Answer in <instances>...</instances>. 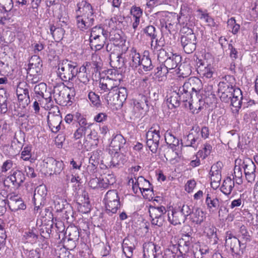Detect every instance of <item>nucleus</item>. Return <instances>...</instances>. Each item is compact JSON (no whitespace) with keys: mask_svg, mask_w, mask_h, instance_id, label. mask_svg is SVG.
<instances>
[{"mask_svg":"<svg viewBox=\"0 0 258 258\" xmlns=\"http://www.w3.org/2000/svg\"><path fill=\"white\" fill-rule=\"evenodd\" d=\"M99 142L98 133L94 129H91L87 136L84 139L85 146H91L96 147Z\"/></svg>","mask_w":258,"mask_h":258,"instance_id":"4be33fe9","label":"nucleus"},{"mask_svg":"<svg viewBox=\"0 0 258 258\" xmlns=\"http://www.w3.org/2000/svg\"><path fill=\"white\" fill-rule=\"evenodd\" d=\"M227 26L229 30L233 34L237 33L240 29V25L236 23L234 18H231L228 20Z\"/></svg>","mask_w":258,"mask_h":258,"instance_id":"603ef678","label":"nucleus"},{"mask_svg":"<svg viewBox=\"0 0 258 258\" xmlns=\"http://www.w3.org/2000/svg\"><path fill=\"white\" fill-rule=\"evenodd\" d=\"M160 138V126L154 124L146 133V144L153 153L157 152Z\"/></svg>","mask_w":258,"mask_h":258,"instance_id":"0eeeda50","label":"nucleus"},{"mask_svg":"<svg viewBox=\"0 0 258 258\" xmlns=\"http://www.w3.org/2000/svg\"><path fill=\"white\" fill-rule=\"evenodd\" d=\"M177 208L187 219V217L188 216H190L192 212H193V210L195 208L188 205H183L182 207H178Z\"/></svg>","mask_w":258,"mask_h":258,"instance_id":"13d9d810","label":"nucleus"},{"mask_svg":"<svg viewBox=\"0 0 258 258\" xmlns=\"http://www.w3.org/2000/svg\"><path fill=\"white\" fill-rule=\"evenodd\" d=\"M151 185L149 181L146 179L143 176H140L137 179V186L139 187V189H141V187H150Z\"/></svg>","mask_w":258,"mask_h":258,"instance_id":"774afa93","label":"nucleus"},{"mask_svg":"<svg viewBox=\"0 0 258 258\" xmlns=\"http://www.w3.org/2000/svg\"><path fill=\"white\" fill-rule=\"evenodd\" d=\"M114 91L117 94L118 97L123 103L127 96V89L125 87H113Z\"/></svg>","mask_w":258,"mask_h":258,"instance_id":"8fccbe9b","label":"nucleus"},{"mask_svg":"<svg viewBox=\"0 0 258 258\" xmlns=\"http://www.w3.org/2000/svg\"><path fill=\"white\" fill-rule=\"evenodd\" d=\"M101 150H96L92 152V154L89 158V164L94 166H98L100 161Z\"/></svg>","mask_w":258,"mask_h":258,"instance_id":"864d4df0","label":"nucleus"},{"mask_svg":"<svg viewBox=\"0 0 258 258\" xmlns=\"http://www.w3.org/2000/svg\"><path fill=\"white\" fill-rule=\"evenodd\" d=\"M144 258H186L183 255H178L176 257L170 250L166 249L164 253L160 246L154 243H149L144 249Z\"/></svg>","mask_w":258,"mask_h":258,"instance_id":"20e7f679","label":"nucleus"},{"mask_svg":"<svg viewBox=\"0 0 258 258\" xmlns=\"http://www.w3.org/2000/svg\"><path fill=\"white\" fill-rule=\"evenodd\" d=\"M214 69L210 64H207L205 66V62H201L200 65L198 66L197 72L202 77L207 79L211 78L213 77Z\"/></svg>","mask_w":258,"mask_h":258,"instance_id":"412c9836","label":"nucleus"},{"mask_svg":"<svg viewBox=\"0 0 258 258\" xmlns=\"http://www.w3.org/2000/svg\"><path fill=\"white\" fill-rule=\"evenodd\" d=\"M25 180L24 173L19 170L13 171L12 174L8 176L4 181L5 186H10L7 184L11 182L15 186L19 187Z\"/></svg>","mask_w":258,"mask_h":258,"instance_id":"2eb2a0df","label":"nucleus"},{"mask_svg":"<svg viewBox=\"0 0 258 258\" xmlns=\"http://www.w3.org/2000/svg\"><path fill=\"white\" fill-rule=\"evenodd\" d=\"M168 221L173 225H176L184 223L187 219L177 208L171 212V215L168 214Z\"/></svg>","mask_w":258,"mask_h":258,"instance_id":"aec40b11","label":"nucleus"},{"mask_svg":"<svg viewBox=\"0 0 258 258\" xmlns=\"http://www.w3.org/2000/svg\"><path fill=\"white\" fill-rule=\"evenodd\" d=\"M9 200L8 206L12 211H17L19 210H25L26 208L24 201L18 195L11 196Z\"/></svg>","mask_w":258,"mask_h":258,"instance_id":"6ab92c4d","label":"nucleus"},{"mask_svg":"<svg viewBox=\"0 0 258 258\" xmlns=\"http://www.w3.org/2000/svg\"><path fill=\"white\" fill-rule=\"evenodd\" d=\"M31 146H27L24 147V150L21 153V158L25 161L28 160L31 157Z\"/></svg>","mask_w":258,"mask_h":258,"instance_id":"69168bd1","label":"nucleus"},{"mask_svg":"<svg viewBox=\"0 0 258 258\" xmlns=\"http://www.w3.org/2000/svg\"><path fill=\"white\" fill-rule=\"evenodd\" d=\"M125 162V159L123 154H119L117 152H115L114 156L110 161V166L113 167H118L124 164Z\"/></svg>","mask_w":258,"mask_h":258,"instance_id":"a19ab883","label":"nucleus"},{"mask_svg":"<svg viewBox=\"0 0 258 258\" xmlns=\"http://www.w3.org/2000/svg\"><path fill=\"white\" fill-rule=\"evenodd\" d=\"M88 98L94 106L98 107L101 105L99 96L95 93L90 92L88 94Z\"/></svg>","mask_w":258,"mask_h":258,"instance_id":"bf43d9fd","label":"nucleus"},{"mask_svg":"<svg viewBox=\"0 0 258 258\" xmlns=\"http://www.w3.org/2000/svg\"><path fill=\"white\" fill-rule=\"evenodd\" d=\"M85 67L89 70L90 68L93 69L95 73H97L101 69V63L97 61H93L92 62H86L84 64Z\"/></svg>","mask_w":258,"mask_h":258,"instance_id":"e2e57ef3","label":"nucleus"},{"mask_svg":"<svg viewBox=\"0 0 258 258\" xmlns=\"http://www.w3.org/2000/svg\"><path fill=\"white\" fill-rule=\"evenodd\" d=\"M202 83L198 78H191L188 81L185 82L183 85L181 86V91L186 93L188 96L189 99L188 103V107L190 110L194 108L193 104L195 103L194 97H197L198 93L202 89Z\"/></svg>","mask_w":258,"mask_h":258,"instance_id":"7ed1b4c3","label":"nucleus"},{"mask_svg":"<svg viewBox=\"0 0 258 258\" xmlns=\"http://www.w3.org/2000/svg\"><path fill=\"white\" fill-rule=\"evenodd\" d=\"M42 64L40 58L37 55L31 57L27 69V74L31 76L41 74Z\"/></svg>","mask_w":258,"mask_h":258,"instance_id":"4468645a","label":"nucleus"},{"mask_svg":"<svg viewBox=\"0 0 258 258\" xmlns=\"http://www.w3.org/2000/svg\"><path fill=\"white\" fill-rule=\"evenodd\" d=\"M185 29H187V31H185L184 32L185 34L181 36L180 42L184 52L190 54L196 49L197 37L192 29L183 28L182 31H183Z\"/></svg>","mask_w":258,"mask_h":258,"instance_id":"423d86ee","label":"nucleus"},{"mask_svg":"<svg viewBox=\"0 0 258 258\" xmlns=\"http://www.w3.org/2000/svg\"><path fill=\"white\" fill-rule=\"evenodd\" d=\"M200 127L199 126H193L188 135L185 136L182 140H181L182 146L197 148L200 142Z\"/></svg>","mask_w":258,"mask_h":258,"instance_id":"9b49d317","label":"nucleus"},{"mask_svg":"<svg viewBox=\"0 0 258 258\" xmlns=\"http://www.w3.org/2000/svg\"><path fill=\"white\" fill-rule=\"evenodd\" d=\"M68 233V241L72 243V245L76 246V242L78 241L80 237V232L78 228L76 226L68 227L66 230V233Z\"/></svg>","mask_w":258,"mask_h":258,"instance_id":"bb28decb","label":"nucleus"},{"mask_svg":"<svg viewBox=\"0 0 258 258\" xmlns=\"http://www.w3.org/2000/svg\"><path fill=\"white\" fill-rule=\"evenodd\" d=\"M107 39L103 38L102 37L96 38H91L90 37V45L92 48L94 47L95 50H99L101 49L104 46L105 41Z\"/></svg>","mask_w":258,"mask_h":258,"instance_id":"58836bf2","label":"nucleus"},{"mask_svg":"<svg viewBox=\"0 0 258 258\" xmlns=\"http://www.w3.org/2000/svg\"><path fill=\"white\" fill-rule=\"evenodd\" d=\"M143 32L151 40H154L157 37L156 28L152 25H149L143 29Z\"/></svg>","mask_w":258,"mask_h":258,"instance_id":"de8ad7c7","label":"nucleus"},{"mask_svg":"<svg viewBox=\"0 0 258 258\" xmlns=\"http://www.w3.org/2000/svg\"><path fill=\"white\" fill-rule=\"evenodd\" d=\"M149 213L152 225L161 227L165 221V215L166 210L165 207H155L150 206Z\"/></svg>","mask_w":258,"mask_h":258,"instance_id":"9d476101","label":"nucleus"},{"mask_svg":"<svg viewBox=\"0 0 258 258\" xmlns=\"http://www.w3.org/2000/svg\"><path fill=\"white\" fill-rule=\"evenodd\" d=\"M235 78L232 76H226L224 80L219 84V91L221 92L220 99L223 102H231V105L236 108L241 106L242 94L241 90L235 87Z\"/></svg>","mask_w":258,"mask_h":258,"instance_id":"f257e3e1","label":"nucleus"},{"mask_svg":"<svg viewBox=\"0 0 258 258\" xmlns=\"http://www.w3.org/2000/svg\"><path fill=\"white\" fill-rule=\"evenodd\" d=\"M168 72H169L168 71L167 69L164 67L163 62L161 63L159 66L157 67L154 70L155 75L158 77L165 76L168 73Z\"/></svg>","mask_w":258,"mask_h":258,"instance_id":"4d7b16f0","label":"nucleus"},{"mask_svg":"<svg viewBox=\"0 0 258 258\" xmlns=\"http://www.w3.org/2000/svg\"><path fill=\"white\" fill-rule=\"evenodd\" d=\"M208 251L207 248H203L199 244L196 243L193 246V256L194 258H203V254H206Z\"/></svg>","mask_w":258,"mask_h":258,"instance_id":"a18cd8bd","label":"nucleus"},{"mask_svg":"<svg viewBox=\"0 0 258 258\" xmlns=\"http://www.w3.org/2000/svg\"><path fill=\"white\" fill-rule=\"evenodd\" d=\"M108 35V31L103 28L101 26H95L92 28L90 37L93 38L102 37L103 38L107 39Z\"/></svg>","mask_w":258,"mask_h":258,"instance_id":"f704fd0d","label":"nucleus"},{"mask_svg":"<svg viewBox=\"0 0 258 258\" xmlns=\"http://www.w3.org/2000/svg\"><path fill=\"white\" fill-rule=\"evenodd\" d=\"M111 90L105 97V99L108 104L111 105H117L118 106L122 105L123 103L118 97L117 94L113 89V86H110Z\"/></svg>","mask_w":258,"mask_h":258,"instance_id":"a878e982","label":"nucleus"},{"mask_svg":"<svg viewBox=\"0 0 258 258\" xmlns=\"http://www.w3.org/2000/svg\"><path fill=\"white\" fill-rule=\"evenodd\" d=\"M130 57L131 61L130 66L133 68H137L141 64V56L139 53L137 52L136 49L133 48L131 51Z\"/></svg>","mask_w":258,"mask_h":258,"instance_id":"4c0bfd02","label":"nucleus"},{"mask_svg":"<svg viewBox=\"0 0 258 258\" xmlns=\"http://www.w3.org/2000/svg\"><path fill=\"white\" fill-rule=\"evenodd\" d=\"M165 140L167 144L178 146L179 144V140L177 139L171 131H167L165 134Z\"/></svg>","mask_w":258,"mask_h":258,"instance_id":"37998d69","label":"nucleus"},{"mask_svg":"<svg viewBox=\"0 0 258 258\" xmlns=\"http://www.w3.org/2000/svg\"><path fill=\"white\" fill-rule=\"evenodd\" d=\"M205 203L210 212L214 213L220 207L219 199L209 194L207 195Z\"/></svg>","mask_w":258,"mask_h":258,"instance_id":"5701e85b","label":"nucleus"},{"mask_svg":"<svg viewBox=\"0 0 258 258\" xmlns=\"http://www.w3.org/2000/svg\"><path fill=\"white\" fill-rule=\"evenodd\" d=\"M185 237H187L188 240H185L183 238L180 239L178 244V249L180 253V255H183L186 257V253L189 251L190 243L188 240L190 235L187 234L184 235Z\"/></svg>","mask_w":258,"mask_h":258,"instance_id":"2f4dec72","label":"nucleus"},{"mask_svg":"<svg viewBox=\"0 0 258 258\" xmlns=\"http://www.w3.org/2000/svg\"><path fill=\"white\" fill-rule=\"evenodd\" d=\"M126 140L120 134H117L114 136L110 142V146L115 152L123 149Z\"/></svg>","mask_w":258,"mask_h":258,"instance_id":"b1692460","label":"nucleus"},{"mask_svg":"<svg viewBox=\"0 0 258 258\" xmlns=\"http://www.w3.org/2000/svg\"><path fill=\"white\" fill-rule=\"evenodd\" d=\"M62 161H57L53 158H47L43 160V167L46 169V172L50 174H59L63 169Z\"/></svg>","mask_w":258,"mask_h":258,"instance_id":"ddd939ff","label":"nucleus"},{"mask_svg":"<svg viewBox=\"0 0 258 258\" xmlns=\"http://www.w3.org/2000/svg\"><path fill=\"white\" fill-rule=\"evenodd\" d=\"M109 39L115 46H117L123 44V39L118 33L112 32L110 33Z\"/></svg>","mask_w":258,"mask_h":258,"instance_id":"09e8293b","label":"nucleus"},{"mask_svg":"<svg viewBox=\"0 0 258 258\" xmlns=\"http://www.w3.org/2000/svg\"><path fill=\"white\" fill-rule=\"evenodd\" d=\"M16 94L19 95L21 94L29 95L28 85L26 82H20L17 86Z\"/></svg>","mask_w":258,"mask_h":258,"instance_id":"5fc2aeb1","label":"nucleus"},{"mask_svg":"<svg viewBox=\"0 0 258 258\" xmlns=\"http://www.w3.org/2000/svg\"><path fill=\"white\" fill-rule=\"evenodd\" d=\"M91 130V127L79 126L74 133V138L77 140L83 137L85 138L86 134L89 133Z\"/></svg>","mask_w":258,"mask_h":258,"instance_id":"c03bdc74","label":"nucleus"},{"mask_svg":"<svg viewBox=\"0 0 258 258\" xmlns=\"http://www.w3.org/2000/svg\"><path fill=\"white\" fill-rule=\"evenodd\" d=\"M189 99L188 96L186 93L181 91V87H180L178 91H175L173 92L172 95L167 99V103H169L172 107L176 108L180 105V102L185 103V106L188 107V103Z\"/></svg>","mask_w":258,"mask_h":258,"instance_id":"f8f14e48","label":"nucleus"},{"mask_svg":"<svg viewBox=\"0 0 258 258\" xmlns=\"http://www.w3.org/2000/svg\"><path fill=\"white\" fill-rule=\"evenodd\" d=\"M239 232V236H241L242 238L244 240H245V241H247V240H250V236L245 226L241 225L240 227Z\"/></svg>","mask_w":258,"mask_h":258,"instance_id":"338daca9","label":"nucleus"},{"mask_svg":"<svg viewBox=\"0 0 258 258\" xmlns=\"http://www.w3.org/2000/svg\"><path fill=\"white\" fill-rule=\"evenodd\" d=\"M87 69L84 65L78 68V74L76 77L79 82L78 85L80 88L86 86L90 81L89 73L87 72Z\"/></svg>","mask_w":258,"mask_h":258,"instance_id":"f3484780","label":"nucleus"},{"mask_svg":"<svg viewBox=\"0 0 258 258\" xmlns=\"http://www.w3.org/2000/svg\"><path fill=\"white\" fill-rule=\"evenodd\" d=\"M234 184V181L230 177H227L221 187V191L225 195H229L231 193Z\"/></svg>","mask_w":258,"mask_h":258,"instance_id":"473e14b6","label":"nucleus"},{"mask_svg":"<svg viewBox=\"0 0 258 258\" xmlns=\"http://www.w3.org/2000/svg\"><path fill=\"white\" fill-rule=\"evenodd\" d=\"M242 167L244 169L245 177L248 182H252L254 181L256 176V166L252 161L249 158L246 159V160L243 161Z\"/></svg>","mask_w":258,"mask_h":258,"instance_id":"dca6fc26","label":"nucleus"},{"mask_svg":"<svg viewBox=\"0 0 258 258\" xmlns=\"http://www.w3.org/2000/svg\"><path fill=\"white\" fill-rule=\"evenodd\" d=\"M140 66H142L143 69L145 72L150 71L154 68V66L152 63L151 58L150 57L149 51H144V54L141 58Z\"/></svg>","mask_w":258,"mask_h":258,"instance_id":"7c9ffc66","label":"nucleus"},{"mask_svg":"<svg viewBox=\"0 0 258 258\" xmlns=\"http://www.w3.org/2000/svg\"><path fill=\"white\" fill-rule=\"evenodd\" d=\"M18 99L20 102V105H22V107L25 108L28 106L30 103V99L29 95L21 94L17 95Z\"/></svg>","mask_w":258,"mask_h":258,"instance_id":"052dcab7","label":"nucleus"},{"mask_svg":"<svg viewBox=\"0 0 258 258\" xmlns=\"http://www.w3.org/2000/svg\"><path fill=\"white\" fill-rule=\"evenodd\" d=\"M46 195V187L42 185H39L35 189L33 199L35 201H38V204H40L41 205L44 203Z\"/></svg>","mask_w":258,"mask_h":258,"instance_id":"cd10ccee","label":"nucleus"},{"mask_svg":"<svg viewBox=\"0 0 258 258\" xmlns=\"http://www.w3.org/2000/svg\"><path fill=\"white\" fill-rule=\"evenodd\" d=\"M104 201L106 208L105 213L109 216L116 213L120 205L117 190H108L105 195Z\"/></svg>","mask_w":258,"mask_h":258,"instance_id":"39448f33","label":"nucleus"},{"mask_svg":"<svg viewBox=\"0 0 258 258\" xmlns=\"http://www.w3.org/2000/svg\"><path fill=\"white\" fill-rule=\"evenodd\" d=\"M54 208L57 212H62L66 209H69V212H72L71 207L68 204L67 200L58 196L55 197L54 199Z\"/></svg>","mask_w":258,"mask_h":258,"instance_id":"c85d7f7f","label":"nucleus"},{"mask_svg":"<svg viewBox=\"0 0 258 258\" xmlns=\"http://www.w3.org/2000/svg\"><path fill=\"white\" fill-rule=\"evenodd\" d=\"M75 13L76 25L77 28L82 31H85L89 29L90 28L81 15V11H78V8L76 10Z\"/></svg>","mask_w":258,"mask_h":258,"instance_id":"c9c22d12","label":"nucleus"},{"mask_svg":"<svg viewBox=\"0 0 258 258\" xmlns=\"http://www.w3.org/2000/svg\"><path fill=\"white\" fill-rule=\"evenodd\" d=\"M205 218L203 211L200 208H194L189 217L190 220L198 225H201Z\"/></svg>","mask_w":258,"mask_h":258,"instance_id":"393cba45","label":"nucleus"},{"mask_svg":"<svg viewBox=\"0 0 258 258\" xmlns=\"http://www.w3.org/2000/svg\"><path fill=\"white\" fill-rule=\"evenodd\" d=\"M65 89H67V95L66 96V102L65 105H66L69 102H71V99L74 98L75 95V90L73 87H66Z\"/></svg>","mask_w":258,"mask_h":258,"instance_id":"0e129e2a","label":"nucleus"},{"mask_svg":"<svg viewBox=\"0 0 258 258\" xmlns=\"http://www.w3.org/2000/svg\"><path fill=\"white\" fill-rule=\"evenodd\" d=\"M7 99L6 90L4 88L0 89V108L2 113H5L8 111Z\"/></svg>","mask_w":258,"mask_h":258,"instance_id":"ea45409f","label":"nucleus"},{"mask_svg":"<svg viewBox=\"0 0 258 258\" xmlns=\"http://www.w3.org/2000/svg\"><path fill=\"white\" fill-rule=\"evenodd\" d=\"M128 240L124 239L122 244L123 252L127 258H131L133 254V251L135 249L134 244H129L127 243Z\"/></svg>","mask_w":258,"mask_h":258,"instance_id":"49530a36","label":"nucleus"},{"mask_svg":"<svg viewBox=\"0 0 258 258\" xmlns=\"http://www.w3.org/2000/svg\"><path fill=\"white\" fill-rule=\"evenodd\" d=\"M181 61V57L180 55L170 52L169 56L162 62L169 72L170 70L175 69Z\"/></svg>","mask_w":258,"mask_h":258,"instance_id":"a211bd4d","label":"nucleus"},{"mask_svg":"<svg viewBox=\"0 0 258 258\" xmlns=\"http://www.w3.org/2000/svg\"><path fill=\"white\" fill-rule=\"evenodd\" d=\"M217 228L213 225L205 228L204 233L206 236L210 239L213 244L218 243V238L217 234Z\"/></svg>","mask_w":258,"mask_h":258,"instance_id":"72a5a7b5","label":"nucleus"},{"mask_svg":"<svg viewBox=\"0 0 258 258\" xmlns=\"http://www.w3.org/2000/svg\"><path fill=\"white\" fill-rule=\"evenodd\" d=\"M211 180V185H213V183H215L216 186H218V184L221 181V175L220 173V171L218 170H216L215 172L212 171Z\"/></svg>","mask_w":258,"mask_h":258,"instance_id":"680f3d73","label":"nucleus"},{"mask_svg":"<svg viewBox=\"0 0 258 258\" xmlns=\"http://www.w3.org/2000/svg\"><path fill=\"white\" fill-rule=\"evenodd\" d=\"M61 116L60 115H53L50 119L48 118V124L52 132L56 133L60 129Z\"/></svg>","mask_w":258,"mask_h":258,"instance_id":"c756f323","label":"nucleus"},{"mask_svg":"<svg viewBox=\"0 0 258 258\" xmlns=\"http://www.w3.org/2000/svg\"><path fill=\"white\" fill-rule=\"evenodd\" d=\"M14 7L13 0H0V9L10 14Z\"/></svg>","mask_w":258,"mask_h":258,"instance_id":"3c124183","label":"nucleus"},{"mask_svg":"<svg viewBox=\"0 0 258 258\" xmlns=\"http://www.w3.org/2000/svg\"><path fill=\"white\" fill-rule=\"evenodd\" d=\"M78 63L69 59H63L58 63L57 76L64 82H70L78 74Z\"/></svg>","mask_w":258,"mask_h":258,"instance_id":"f03ea898","label":"nucleus"},{"mask_svg":"<svg viewBox=\"0 0 258 258\" xmlns=\"http://www.w3.org/2000/svg\"><path fill=\"white\" fill-rule=\"evenodd\" d=\"M50 31L54 40L56 42L61 40L63 37L65 31L61 27H55L54 25L50 26Z\"/></svg>","mask_w":258,"mask_h":258,"instance_id":"e433bc0d","label":"nucleus"},{"mask_svg":"<svg viewBox=\"0 0 258 258\" xmlns=\"http://www.w3.org/2000/svg\"><path fill=\"white\" fill-rule=\"evenodd\" d=\"M111 82V80L108 78L101 79L99 85L100 90L104 92L110 91L111 90L110 86H112L110 84Z\"/></svg>","mask_w":258,"mask_h":258,"instance_id":"6e6d98bb","label":"nucleus"},{"mask_svg":"<svg viewBox=\"0 0 258 258\" xmlns=\"http://www.w3.org/2000/svg\"><path fill=\"white\" fill-rule=\"evenodd\" d=\"M225 238V245L230 247L233 255H235L236 258H241L243 253V249L245 247L244 244L241 243L240 240L230 232H227Z\"/></svg>","mask_w":258,"mask_h":258,"instance_id":"1a4fd4ad","label":"nucleus"},{"mask_svg":"<svg viewBox=\"0 0 258 258\" xmlns=\"http://www.w3.org/2000/svg\"><path fill=\"white\" fill-rule=\"evenodd\" d=\"M78 11H81V15L91 28L95 22L96 16L94 15L92 6L84 0H79L77 4Z\"/></svg>","mask_w":258,"mask_h":258,"instance_id":"6e6552de","label":"nucleus"},{"mask_svg":"<svg viewBox=\"0 0 258 258\" xmlns=\"http://www.w3.org/2000/svg\"><path fill=\"white\" fill-rule=\"evenodd\" d=\"M47 86L45 83H41L35 86L34 87V91L36 94H38L41 96L42 98L45 99L47 101L49 102L51 101V96L48 98L44 97V93L46 91Z\"/></svg>","mask_w":258,"mask_h":258,"instance_id":"79ce46f5","label":"nucleus"}]
</instances>
